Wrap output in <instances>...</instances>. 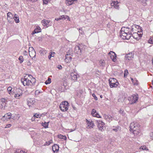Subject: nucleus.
<instances>
[{
    "label": "nucleus",
    "instance_id": "f257e3e1",
    "mask_svg": "<svg viewBox=\"0 0 153 153\" xmlns=\"http://www.w3.org/2000/svg\"><path fill=\"white\" fill-rule=\"evenodd\" d=\"M131 31L133 32L132 33L131 32H130L131 29L125 27H123L120 31V37L124 39H128L131 37L132 34L134 38L137 39L138 37H141L142 36V33L138 31L137 32H134V28L136 27L135 25L132 26Z\"/></svg>",
    "mask_w": 153,
    "mask_h": 153
},
{
    "label": "nucleus",
    "instance_id": "f03ea898",
    "mask_svg": "<svg viewBox=\"0 0 153 153\" xmlns=\"http://www.w3.org/2000/svg\"><path fill=\"white\" fill-rule=\"evenodd\" d=\"M21 81L24 86L31 87L34 85L35 80L34 78H33L30 80L28 78L25 77L22 79Z\"/></svg>",
    "mask_w": 153,
    "mask_h": 153
},
{
    "label": "nucleus",
    "instance_id": "7ed1b4c3",
    "mask_svg": "<svg viewBox=\"0 0 153 153\" xmlns=\"http://www.w3.org/2000/svg\"><path fill=\"white\" fill-rule=\"evenodd\" d=\"M130 130L132 131L134 134H138V131L137 130H139V127L137 123L135 122H133L131 123L130 125Z\"/></svg>",
    "mask_w": 153,
    "mask_h": 153
},
{
    "label": "nucleus",
    "instance_id": "20e7f679",
    "mask_svg": "<svg viewBox=\"0 0 153 153\" xmlns=\"http://www.w3.org/2000/svg\"><path fill=\"white\" fill-rule=\"evenodd\" d=\"M109 83L111 88L116 87L119 84L117 80L114 78H111L109 79Z\"/></svg>",
    "mask_w": 153,
    "mask_h": 153
},
{
    "label": "nucleus",
    "instance_id": "39448f33",
    "mask_svg": "<svg viewBox=\"0 0 153 153\" xmlns=\"http://www.w3.org/2000/svg\"><path fill=\"white\" fill-rule=\"evenodd\" d=\"M69 106V103L67 101L62 102L60 104V108L62 111H65L68 109V107Z\"/></svg>",
    "mask_w": 153,
    "mask_h": 153
},
{
    "label": "nucleus",
    "instance_id": "423d86ee",
    "mask_svg": "<svg viewBox=\"0 0 153 153\" xmlns=\"http://www.w3.org/2000/svg\"><path fill=\"white\" fill-rule=\"evenodd\" d=\"M23 94V92L22 90L20 89H17L14 94V97L17 99L20 98Z\"/></svg>",
    "mask_w": 153,
    "mask_h": 153
},
{
    "label": "nucleus",
    "instance_id": "0eeeda50",
    "mask_svg": "<svg viewBox=\"0 0 153 153\" xmlns=\"http://www.w3.org/2000/svg\"><path fill=\"white\" fill-rule=\"evenodd\" d=\"M138 98L137 96L134 95L128 97V100L130 101V103L132 104L138 100Z\"/></svg>",
    "mask_w": 153,
    "mask_h": 153
},
{
    "label": "nucleus",
    "instance_id": "6e6552de",
    "mask_svg": "<svg viewBox=\"0 0 153 153\" xmlns=\"http://www.w3.org/2000/svg\"><path fill=\"white\" fill-rule=\"evenodd\" d=\"M29 54L30 57H34L36 56V52L33 47H30L29 49Z\"/></svg>",
    "mask_w": 153,
    "mask_h": 153
},
{
    "label": "nucleus",
    "instance_id": "1a4fd4ad",
    "mask_svg": "<svg viewBox=\"0 0 153 153\" xmlns=\"http://www.w3.org/2000/svg\"><path fill=\"white\" fill-rule=\"evenodd\" d=\"M108 54L110 55L111 59H112L113 61L114 62L116 61L117 56L115 53L111 51L108 53Z\"/></svg>",
    "mask_w": 153,
    "mask_h": 153
},
{
    "label": "nucleus",
    "instance_id": "9d476101",
    "mask_svg": "<svg viewBox=\"0 0 153 153\" xmlns=\"http://www.w3.org/2000/svg\"><path fill=\"white\" fill-rule=\"evenodd\" d=\"M6 102V99L4 98H2L0 100V108L1 109H3L5 108Z\"/></svg>",
    "mask_w": 153,
    "mask_h": 153
},
{
    "label": "nucleus",
    "instance_id": "9b49d317",
    "mask_svg": "<svg viewBox=\"0 0 153 153\" xmlns=\"http://www.w3.org/2000/svg\"><path fill=\"white\" fill-rule=\"evenodd\" d=\"M13 17L12 14L11 12H9L7 14V20L9 23L13 21Z\"/></svg>",
    "mask_w": 153,
    "mask_h": 153
},
{
    "label": "nucleus",
    "instance_id": "f8f14e48",
    "mask_svg": "<svg viewBox=\"0 0 153 153\" xmlns=\"http://www.w3.org/2000/svg\"><path fill=\"white\" fill-rule=\"evenodd\" d=\"M119 2L117 1H112L111 4V5L112 7H114V8L118 10L119 9V6L118 4Z\"/></svg>",
    "mask_w": 153,
    "mask_h": 153
},
{
    "label": "nucleus",
    "instance_id": "ddd939ff",
    "mask_svg": "<svg viewBox=\"0 0 153 153\" xmlns=\"http://www.w3.org/2000/svg\"><path fill=\"white\" fill-rule=\"evenodd\" d=\"M27 105L29 107L32 106L35 102V99L34 98H28L27 100Z\"/></svg>",
    "mask_w": 153,
    "mask_h": 153
},
{
    "label": "nucleus",
    "instance_id": "4468645a",
    "mask_svg": "<svg viewBox=\"0 0 153 153\" xmlns=\"http://www.w3.org/2000/svg\"><path fill=\"white\" fill-rule=\"evenodd\" d=\"M98 123V127L99 129L101 131H102L103 130L104 127V123L102 121H97Z\"/></svg>",
    "mask_w": 153,
    "mask_h": 153
},
{
    "label": "nucleus",
    "instance_id": "2eb2a0df",
    "mask_svg": "<svg viewBox=\"0 0 153 153\" xmlns=\"http://www.w3.org/2000/svg\"><path fill=\"white\" fill-rule=\"evenodd\" d=\"M91 114L93 117L100 118H101V117L100 116L99 114L94 109H92Z\"/></svg>",
    "mask_w": 153,
    "mask_h": 153
},
{
    "label": "nucleus",
    "instance_id": "dca6fc26",
    "mask_svg": "<svg viewBox=\"0 0 153 153\" xmlns=\"http://www.w3.org/2000/svg\"><path fill=\"white\" fill-rule=\"evenodd\" d=\"M77 73L75 72L71 73L70 74V76L71 79L74 81H76L77 80Z\"/></svg>",
    "mask_w": 153,
    "mask_h": 153
},
{
    "label": "nucleus",
    "instance_id": "f3484780",
    "mask_svg": "<svg viewBox=\"0 0 153 153\" xmlns=\"http://www.w3.org/2000/svg\"><path fill=\"white\" fill-rule=\"evenodd\" d=\"M72 59V58L70 55L66 54L65 61L67 63H69L71 61Z\"/></svg>",
    "mask_w": 153,
    "mask_h": 153
},
{
    "label": "nucleus",
    "instance_id": "a211bd4d",
    "mask_svg": "<svg viewBox=\"0 0 153 153\" xmlns=\"http://www.w3.org/2000/svg\"><path fill=\"white\" fill-rule=\"evenodd\" d=\"M87 128H93V126H94V125L92 121H90L87 120Z\"/></svg>",
    "mask_w": 153,
    "mask_h": 153
},
{
    "label": "nucleus",
    "instance_id": "6ab92c4d",
    "mask_svg": "<svg viewBox=\"0 0 153 153\" xmlns=\"http://www.w3.org/2000/svg\"><path fill=\"white\" fill-rule=\"evenodd\" d=\"M134 57V54L131 52L127 54L126 56V58L128 60H131Z\"/></svg>",
    "mask_w": 153,
    "mask_h": 153
},
{
    "label": "nucleus",
    "instance_id": "aec40b11",
    "mask_svg": "<svg viewBox=\"0 0 153 153\" xmlns=\"http://www.w3.org/2000/svg\"><path fill=\"white\" fill-rule=\"evenodd\" d=\"M59 146L57 144L53 145L52 146V149L54 153H57L59 150Z\"/></svg>",
    "mask_w": 153,
    "mask_h": 153
},
{
    "label": "nucleus",
    "instance_id": "412c9836",
    "mask_svg": "<svg viewBox=\"0 0 153 153\" xmlns=\"http://www.w3.org/2000/svg\"><path fill=\"white\" fill-rule=\"evenodd\" d=\"M41 31V30L40 27L39 26H37L34 30L33 31L31 34L32 35H33L35 33H38Z\"/></svg>",
    "mask_w": 153,
    "mask_h": 153
},
{
    "label": "nucleus",
    "instance_id": "4be33fe9",
    "mask_svg": "<svg viewBox=\"0 0 153 153\" xmlns=\"http://www.w3.org/2000/svg\"><path fill=\"white\" fill-rule=\"evenodd\" d=\"M74 52L75 53L79 55H80L81 54V51L78 46H76L75 47Z\"/></svg>",
    "mask_w": 153,
    "mask_h": 153
},
{
    "label": "nucleus",
    "instance_id": "5701e85b",
    "mask_svg": "<svg viewBox=\"0 0 153 153\" xmlns=\"http://www.w3.org/2000/svg\"><path fill=\"white\" fill-rule=\"evenodd\" d=\"M77 0H66V3L68 6H70L72 5L74 3V2L77 1Z\"/></svg>",
    "mask_w": 153,
    "mask_h": 153
},
{
    "label": "nucleus",
    "instance_id": "b1692460",
    "mask_svg": "<svg viewBox=\"0 0 153 153\" xmlns=\"http://www.w3.org/2000/svg\"><path fill=\"white\" fill-rule=\"evenodd\" d=\"M50 22V20L44 19L42 21V23L44 26H46Z\"/></svg>",
    "mask_w": 153,
    "mask_h": 153
},
{
    "label": "nucleus",
    "instance_id": "393cba45",
    "mask_svg": "<svg viewBox=\"0 0 153 153\" xmlns=\"http://www.w3.org/2000/svg\"><path fill=\"white\" fill-rule=\"evenodd\" d=\"M11 117V114L10 113H7L4 115V116L3 117L2 119L4 120V118L7 119H9Z\"/></svg>",
    "mask_w": 153,
    "mask_h": 153
},
{
    "label": "nucleus",
    "instance_id": "a878e982",
    "mask_svg": "<svg viewBox=\"0 0 153 153\" xmlns=\"http://www.w3.org/2000/svg\"><path fill=\"white\" fill-rule=\"evenodd\" d=\"M61 19H67L69 21H70L69 16L67 15H62L60 16Z\"/></svg>",
    "mask_w": 153,
    "mask_h": 153
},
{
    "label": "nucleus",
    "instance_id": "bb28decb",
    "mask_svg": "<svg viewBox=\"0 0 153 153\" xmlns=\"http://www.w3.org/2000/svg\"><path fill=\"white\" fill-rule=\"evenodd\" d=\"M104 117L106 120H107L108 121H110L111 120V117L110 115H108L106 114H104Z\"/></svg>",
    "mask_w": 153,
    "mask_h": 153
},
{
    "label": "nucleus",
    "instance_id": "cd10ccee",
    "mask_svg": "<svg viewBox=\"0 0 153 153\" xmlns=\"http://www.w3.org/2000/svg\"><path fill=\"white\" fill-rule=\"evenodd\" d=\"M12 88L11 87H9L7 88L8 92L9 94H10V95L13 94L12 91Z\"/></svg>",
    "mask_w": 153,
    "mask_h": 153
},
{
    "label": "nucleus",
    "instance_id": "c85d7f7f",
    "mask_svg": "<svg viewBox=\"0 0 153 153\" xmlns=\"http://www.w3.org/2000/svg\"><path fill=\"white\" fill-rule=\"evenodd\" d=\"M45 115V114H39L36 113L35 115H34V116L35 117L37 118H41V117H42L43 115Z\"/></svg>",
    "mask_w": 153,
    "mask_h": 153
},
{
    "label": "nucleus",
    "instance_id": "c756f323",
    "mask_svg": "<svg viewBox=\"0 0 153 153\" xmlns=\"http://www.w3.org/2000/svg\"><path fill=\"white\" fill-rule=\"evenodd\" d=\"M58 137L60 139H63L65 140H66L67 137L65 136H64L61 134L58 135Z\"/></svg>",
    "mask_w": 153,
    "mask_h": 153
},
{
    "label": "nucleus",
    "instance_id": "7c9ffc66",
    "mask_svg": "<svg viewBox=\"0 0 153 153\" xmlns=\"http://www.w3.org/2000/svg\"><path fill=\"white\" fill-rule=\"evenodd\" d=\"M14 20L16 23H18L19 22V19L18 16H14Z\"/></svg>",
    "mask_w": 153,
    "mask_h": 153
},
{
    "label": "nucleus",
    "instance_id": "2f4dec72",
    "mask_svg": "<svg viewBox=\"0 0 153 153\" xmlns=\"http://www.w3.org/2000/svg\"><path fill=\"white\" fill-rule=\"evenodd\" d=\"M55 54V53L54 52H51V53L48 56L49 59H50L52 57H54Z\"/></svg>",
    "mask_w": 153,
    "mask_h": 153
},
{
    "label": "nucleus",
    "instance_id": "473e14b6",
    "mask_svg": "<svg viewBox=\"0 0 153 153\" xmlns=\"http://www.w3.org/2000/svg\"><path fill=\"white\" fill-rule=\"evenodd\" d=\"M19 59L20 61V63H22L24 61L23 57L22 56H20L19 57Z\"/></svg>",
    "mask_w": 153,
    "mask_h": 153
},
{
    "label": "nucleus",
    "instance_id": "72a5a7b5",
    "mask_svg": "<svg viewBox=\"0 0 153 153\" xmlns=\"http://www.w3.org/2000/svg\"><path fill=\"white\" fill-rule=\"evenodd\" d=\"M52 140H50L48 141H47L45 144H44V145H47L48 146L50 144L52 143Z\"/></svg>",
    "mask_w": 153,
    "mask_h": 153
},
{
    "label": "nucleus",
    "instance_id": "f704fd0d",
    "mask_svg": "<svg viewBox=\"0 0 153 153\" xmlns=\"http://www.w3.org/2000/svg\"><path fill=\"white\" fill-rule=\"evenodd\" d=\"M42 125L45 128H47L48 125V122H45Z\"/></svg>",
    "mask_w": 153,
    "mask_h": 153
},
{
    "label": "nucleus",
    "instance_id": "c9c22d12",
    "mask_svg": "<svg viewBox=\"0 0 153 153\" xmlns=\"http://www.w3.org/2000/svg\"><path fill=\"white\" fill-rule=\"evenodd\" d=\"M100 64L102 66H104L105 64V61L104 60L101 59L100 62Z\"/></svg>",
    "mask_w": 153,
    "mask_h": 153
},
{
    "label": "nucleus",
    "instance_id": "e433bc0d",
    "mask_svg": "<svg viewBox=\"0 0 153 153\" xmlns=\"http://www.w3.org/2000/svg\"><path fill=\"white\" fill-rule=\"evenodd\" d=\"M140 149H142L143 150H146L147 151H148L149 149H147L146 146H143L140 147Z\"/></svg>",
    "mask_w": 153,
    "mask_h": 153
},
{
    "label": "nucleus",
    "instance_id": "4c0bfd02",
    "mask_svg": "<svg viewBox=\"0 0 153 153\" xmlns=\"http://www.w3.org/2000/svg\"><path fill=\"white\" fill-rule=\"evenodd\" d=\"M43 4H47L48 2H49L51 0H42Z\"/></svg>",
    "mask_w": 153,
    "mask_h": 153
},
{
    "label": "nucleus",
    "instance_id": "58836bf2",
    "mask_svg": "<svg viewBox=\"0 0 153 153\" xmlns=\"http://www.w3.org/2000/svg\"><path fill=\"white\" fill-rule=\"evenodd\" d=\"M51 82V79L48 78V79L45 82V83L46 84H50Z\"/></svg>",
    "mask_w": 153,
    "mask_h": 153
},
{
    "label": "nucleus",
    "instance_id": "ea45409f",
    "mask_svg": "<svg viewBox=\"0 0 153 153\" xmlns=\"http://www.w3.org/2000/svg\"><path fill=\"white\" fill-rule=\"evenodd\" d=\"M128 74V72L127 70H125L124 73V77H126Z\"/></svg>",
    "mask_w": 153,
    "mask_h": 153
},
{
    "label": "nucleus",
    "instance_id": "a19ab883",
    "mask_svg": "<svg viewBox=\"0 0 153 153\" xmlns=\"http://www.w3.org/2000/svg\"><path fill=\"white\" fill-rule=\"evenodd\" d=\"M141 2L143 6H145L146 5V0H141Z\"/></svg>",
    "mask_w": 153,
    "mask_h": 153
},
{
    "label": "nucleus",
    "instance_id": "79ce46f5",
    "mask_svg": "<svg viewBox=\"0 0 153 153\" xmlns=\"http://www.w3.org/2000/svg\"><path fill=\"white\" fill-rule=\"evenodd\" d=\"M149 43L153 44V38H150L148 41Z\"/></svg>",
    "mask_w": 153,
    "mask_h": 153
},
{
    "label": "nucleus",
    "instance_id": "37998d69",
    "mask_svg": "<svg viewBox=\"0 0 153 153\" xmlns=\"http://www.w3.org/2000/svg\"><path fill=\"white\" fill-rule=\"evenodd\" d=\"M120 130V128L119 127H117L115 128H114L113 129V130L115 132H117Z\"/></svg>",
    "mask_w": 153,
    "mask_h": 153
},
{
    "label": "nucleus",
    "instance_id": "c03bdc74",
    "mask_svg": "<svg viewBox=\"0 0 153 153\" xmlns=\"http://www.w3.org/2000/svg\"><path fill=\"white\" fill-rule=\"evenodd\" d=\"M27 64L28 66H30L31 65V63L30 62V60H28L27 62Z\"/></svg>",
    "mask_w": 153,
    "mask_h": 153
},
{
    "label": "nucleus",
    "instance_id": "a18cd8bd",
    "mask_svg": "<svg viewBox=\"0 0 153 153\" xmlns=\"http://www.w3.org/2000/svg\"><path fill=\"white\" fill-rule=\"evenodd\" d=\"M92 96L93 97H94L95 100H97V98L95 94H93L92 95Z\"/></svg>",
    "mask_w": 153,
    "mask_h": 153
},
{
    "label": "nucleus",
    "instance_id": "49530a36",
    "mask_svg": "<svg viewBox=\"0 0 153 153\" xmlns=\"http://www.w3.org/2000/svg\"><path fill=\"white\" fill-rule=\"evenodd\" d=\"M119 112L120 114H121L123 115H124L125 114V113H124V111H123L122 110H120L119 111Z\"/></svg>",
    "mask_w": 153,
    "mask_h": 153
},
{
    "label": "nucleus",
    "instance_id": "de8ad7c7",
    "mask_svg": "<svg viewBox=\"0 0 153 153\" xmlns=\"http://www.w3.org/2000/svg\"><path fill=\"white\" fill-rule=\"evenodd\" d=\"M11 126V125L10 124H8L6 125V126L5 127V128H8L10 127Z\"/></svg>",
    "mask_w": 153,
    "mask_h": 153
},
{
    "label": "nucleus",
    "instance_id": "09e8293b",
    "mask_svg": "<svg viewBox=\"0 0 153 153\" xmlns=\"http://www.w3.org/2000/svg\"><path fill=\"white\" fill-rule=\"evenodd\" d=\"M57 68L59 69V70H61L62 68V67L61 65H58L57 67Z\"/></svg>",
    "mask_w": 153,
    "mask_h": 153
},
{
    "label": "nucleus",
    "instance_id": "8fccbe9b",
    "mask_svg": "<svg viewBox=\"0 0 153 153\" xmlns=\"http://www.w3.org/2000/svg\"><path fill=\"white\" fill-rule=\"evenodd\" d=\"M61 16H60V17L59 18H56L55 19V20L57 21H58L60 20H61Z\"/></svg>",
    "mask_w": 153,
    "mask_h": 153
},
{
    "label": "nucleus",
    "instance_id": "3c124183",
    "mask_svg": "<svg viewBox=\"0 0 153 153\" xmlns=\"http://www.w3.org/2000/svg\"><path fill=\"white\" fill-rule=\"evenodd\" d=\"M14 153H26L23 151H21L20 152H19L18 153L17 152H15Z\"/></svg>",
    "mask_w": 153,
    "mask_h": 153
},
{
    "label": "nucleus",
    "instance_id": "603ef678",
    "mask_svg": "<svg viewBox=\"0 0 153 153\" xmlns=\"http://www.w3.org/2000/svg\"><path fill=\"white\" fill-rule=\"evenodd\" d=\"M28 53L26 51H25L23 53L24 55H26Z\"/></svg>",
    "mask_w": 153,
    "mask_h": 153
},
{
    "label": "nucleus",
    "instance_id": "864d4df0",
    "mask_svg": "<svg viewBox=\"0 0 153 153\" xmlns=\"http://www.w3.org/2000/svg\"><path fill=\"white\" fill-rule=\"evenodd\" d=\"M40 93L39 91L38 90H36L35 91V94H38L39 93Z\"/></svg>",
    "mask_w": 153,
    "mask_h": 153
},
{
    "label": "nucleus",
    "instance_id": "5fc2aeb1",
    "mask_svg": "<svg viewBox=\"0 0 153 153\" xmlns=\"http://www.w3.org/2000/svg\"><path fill=\"white\" fill-rule=\"evenodd\" d=\"M35 117H34V115L31 118V120L32 121H33L35 120Z\"/></svg>",
    "mask_w": 153,
    "mask_h": 153
},
{
    "label": "nucleus",
    "instance_id": "6e6d98bb",
    "mask_svg": "<svg viewBox=\"0 0 153 153\" xmlns=\"http://www.w3.org/2000/svg\"><path fill=\"white\" fill-rule=\"evenodd\" d=\"M37 0H30V1L31 2H34L35 1H36Z\"/></svg>",
    "mask_w": 153,
    "mask_h": 153
},
{
    "label": "nucleus",
    "instance_id": "4d7b16f0",
    "mask_svg": "<svg viewBox=\"0 0 153 153\" xmlns=\"http://www.w3.org/2000/svg\"><path fill=\"white\" fill-rule=\"evenodd\" d=\"M75 130V129H71V131H69V132H71L73 131H74Z\"/></svg>",
    "mask_w": 153,
    "mask_h": 153
},
{
    "label": "nucleus",
    "instance_id": "13d9d810",
    "mask_svg": "<svg viewBox=\"0 0 153 153\" xmlns=\"http://www.w3.org/2000/svg\"><path fill=\"white\" fill-rule=\"evenodd\" d=\"M153 135V134L152 133L151 134L150 137H152V136Z\"/></svg>",
    "mask_w": 153,
    "mask_h": 153
},
{
    "label": "nucleus",
    "instance_id": "bf43d9fd",
    "mask_svg": "<svg viewBox=\"0 0 153 153\" xmlns=\"http://www.w3.org/2000/svg\"><path fill=\"white\" fill-rule=\"evenodd\" d=\"M137 84H138L137 83H134V85H137Z\"/></svg>",
    "mask_w": 153,
    "mask_h": 153
},
{
    "label": "nucleus",
    "instance_id": "052dcab7",
    "mask_svg": "<svg viewBox=\"0 0 153 153\" xmlns=\"http://www.w3.org/2000/svg\"><path fill=\"white\" fill-rule=\"evenodd\" d=\"M152 65H153V57L152 60Z\"/></svg>",
    "mask_w": 153,
    "mask_h": 153
},
{
    "label": "nucleus",
    "instance_id": "680f3d73",
    "mask_svg": "<svg viewBox=\"0 0 153 153\" xmlns=\"http://www.w3.org/2000/svg\"><path fill=\"white\" fill-rule=\"evenodd\" d=\"M131 81L132 82L133 81V79L132 78L131 79Z\"/></svg>",
    "mask_w": 153,
    "mask_h": 153
},
{
    "label": "nucleus",
    "instance_id": "e2e57ef3",
    "mask_svg": "<svg viewBox=\"0 0 153 153\" xmlns=\"http://www.w3.org/2000/svg\"><path fill=\"white\" fill-rule=\"evenodd\" d=\"M151 88H153V86H151Z\"/></svg>",
    "mask_w": 153,
    "mask_h": 153
},
{
    "label": "nucleus",
    "instance_id": "0e129e2a",
    "mask_svg": "<svg viewBox=\"0 0 153 153\" xmlns=\"http://www.w3.org/2000/svg\"><path fill=\"white\" fill-rule=\"evenodd\" d=\"M14 16H17V15L16 14H15L14 15Z\"/></svg>",
    "mask_w": 153,
    "mask_h": 153
},
{
    "label": "nucleus",
    "instance_id": "69168bd1",
    "mask_svg": "<svg viewBox=\"0 0 153 153\" xmlns=\"http://www.w3.org/2000/svg\"><path fill=\"white\" fill-rule=\"evenodd\" d=\"M152 85H153V80H152Z\"/></svg>",
    "mask_w": 153,
    "mask_h": 153
},
{
    "label": "nucleus",
    "instance_id": "338daca9",
    "mask_svg": "<svg viewBox=\"0 0 153 153\" xmlns=\"http://www.w3.org/2000/svg\"><path fill=\"white\" fill-rule=\"evenodd\" d=\"M151 140H152V138H151Z\"/></svg>",
    "mask_w": 153,
    "mask_h": 153
},
{
    "label": "nucleus",
    "instance_id": "774afa93",
    "mask_svg": "<svg viewBox=\"0 0 153 153\" xmlns=\"http://www.w3.org/2000/svg\"><path fill=\"white\" fill-rule=\"evenodd\" d=\"M100 97H101V98H102V96H100Z\"/></svg>",
    "mask_w": 153,
    "mask_h": 153
}]
</instances>
